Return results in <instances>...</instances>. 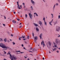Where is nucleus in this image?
I'll return each instance as SVG.
<instances>
[{
  "mask_svg": "<svg viewBox=\"0 0 60 60\" xmlns=\"http://www.w3.org/2000/svg\"><path fill=\"white\" fill-rule=\"evenodd\" d=\"M10 40L11 41V39H10Z\"/></svg>",
  "mask_w": 60,
  "mask_h": 60,
  "instance_id": "obj_64",
  "label": "nucleus"
},
{
  "mask_svg": "<svg viewBox=\"0 0 60 60\" xmlns=\"http://www.w3.org/2000/svg\"><path fill=\"white\" fill-rule=\"evenodd\" d=\"M43 44V48H44V46H45V44H44V42L43 41H42L41 42V45H42Z\"/></svg>",
  "mask_w": 60,
  "mask_h": 60,
  "instance_id": "obj_4",
  "label": "nucleus"
},
{
  "mask_svg": "<svg viewBox=\"0 0 60 60\" xmlns=\"http://www.w3.org/2000/svg\"><path fill=\"white\" fill-rule=\"evenodd\" d=\"M54 49V50H56V48H55Z\"/></svg>",
  "mask_w": 60,
  "mask_h": 60,
  "instance_id": "obj_41",
  "label": "nucleus"
},
{
  "mask_svg": "<svg viewBox=\"0 0 60 60\" xmlns=\"http://www.w3.org/2000/svg\"><path fill=\"white\" fill-rule=\"evenodd\" d=\"M25 16L26 18H27V15L26 14L25 15Z\"/></svg>",
  "mask_w": 60,
  "mask_h": 60,
  "instance_id": "obj_23",
  "label": "nucleus"
},
{
  "mask_svg": "<svg viewBox=\"0 0 60 60\" xmlns=\"http://www.w3.org/2000/svg\"><path fill=\"white\" fill-rule=\"evenodd\" d=\"M53 19H52V21L51 22H49V24L51 26H52V24H51V23L52 22V21H53Z\"/></svg>",
  "mask_w": 60,
  "mask_h": 60,
  "instance_id": "obj_10",
  "label": "nucleus"
},
{
  "mask_svg": "<svg viewBox=\"0 0 60 60\" xmlns=\"http://www.w3.org/2000/svg\"><path fill=\"white\" fill-rule=\"evenodd\" d=\"M34 24L35 26H38V25L37 24L34 23Z\"/></svg>",
  "mask_w": 60,
  "mask_h": 60,
  "instance_id": "obj_13",
  "label": "nucleus"
},
{
  "mask_svg": "<svg viewBox=\"0 0 60 60\" xmlns=\"http://www.w3.org/2000/svg\"><path fill=\"white\" fill-rule=\"evenodd\" d=\"M29 52H32L31 51H29Z\"/></svg>",
  "mask_w": 60,
  "mask_h": 60,
  "instance_id": "obj_62",
  "label": "nucleus"
},
{
  "mask_svg": "<svg viewBox=\"0 0 60 60\" xmlns=\"http://www.w3.org/2000/svg\"><path fill=\"white\" fill-rule=\"evenodd\" d=\"M4 60H6V59H4Z\"/></svg>",
  "mask_w": 60,
  "mask_h": 60,
  "instance_id": "obj_53",
  "label": "nucleus"
},
{
  "mask_svg": "<svg viewBox=\"0 0 60 60\" xmlns=\"http://www.w3.org/2000/svg\"><path fill=\"white\" fill-rule=\"evenodd\" d=\"M23 40H24V41H25V40H26V39H23Z\"/></svg>",
  "mask_w": 60,
  "mask_h": 60,
  "instance_id": "obj_42",
  "label": "nucleus"
},
{
  "mask_svg": "<svg viewBox=\"0 0 60 60\" xmlns=\"http://www.w3.org/2000/svg\"><path fill=\"white\" fill-rule=\"evenodd\" d=\"M34 41L35 42V41H36L37 40V37L36 36L35 37H34Z\"/></svg>",
  "mask_w": 60,
  "mask_h": 60,
  "instance_id": "obj_9",
  "label": "nucleus"
},
{
  "mask_svg": "<svg viewBox=\"0 0 60 60\" xmlns=\"http://www.w3.org/2000/svg\"><path fill=\"white\" fill-rule=\"evenodd\" d=\"M38 23L41 26H42V22L41 21H39L38 22Z\"/></svg>",
  "mask_w": 60,
  "mask_h": 60,
  "instance_id": "obj_7",
  "label": "nucleus"
},
{
  "mask_svg": "<svg viewBox=\"0 0 60 60\" xmlns=\"http://www.w3.org/2000/svg\"><path fill=\"white\" fill-rule=\"evenodd\" d=\"M3 51L4 52V54H6V52H5V51Z\"/></svg>",
  "mask_w": 60,
  "mask_h": 60,
  "instance_id": "obj_31",
  "label": "nucleus"
},
{
  "mask_svg": "<svg viewBox=\"0 0 60 60\" xmlns=\"http://www.w3.org/2000/svg\"><path fill=\"white\" fill-rule=\"evenodd\" d=\"M35 14V15H36V16H38V15H37V13H34V17H35V16H34Z\"/></svg>",
  "mask_w": 60,
  "mask_h": 60,
  "instance_id": "obj_12",
  "label": "nucleus"
},
{
  "mask_svg": "<svg viewBox=\"0 0 60 60\" xmlns=\"http://www.w3.org/2000/svg\"><path fill=\"white\" fill-rule=\"evenodd\" d=\"M29 16H30V19H31V13H29Z\"/></svg>",
  "mask_w": 60,
  "mask_h": 60,
  "instance_id": "obj_21",
  "label": "nucleus"
},
{
  "mask_svg": "<svg viewBox=\"0 0 60 60\" xmlns=\"http://www.w3.org/2000/svg\"><path fill=\"white\" fill-rule=\"evenodd\" d=\"M43 20H44L45 25V26H47V22H45V18L44 17L43 18Z\"/></svg>",
  "mask_w": 60,
  "mask_h": 60,
  "instance_id": "obj_8",
  "label": "nucleus"
},
{
  "mask_svg": "<svg viewBox=\"0 0 60 60\" xmlns=\"http://www.w3.org/2000/svg\"><path fill=\"white\" fill-rule=\"evenodd\" d=\"M56 6H57V5H58V3H56Z\"/></svg>",
  "mask_w": 60,
  "mask_h": 60,
  "instance_id": "obj_35",
  "label": "nucleus"
},
{
  "mask_svg": "<svg viewBox=\"0 0 60 60\" xmlns=\"http://www.w3.org/2000/svg\"><path fill=\"white\" fill-rule=\"evenodd\" d=\"M8 41V42H10V41H9V40H8V41Z\"/></svg>",
  "mask_w": 60,
  "mask_h": 60,
  "instance_id": "obj_48",
  "label": "nucleus"
},
{
  "mask_svg": "<svg viewBox=\"0 0 60 60\" xmlns=\"http://www.w3.org/2000/svg\"><path fill=\"white\" fill-rule=\"evenodd\" d=\"M56 35H57V36H58V35H59V36H58L57 37L58 38L59 37H60V36L59 35V34H56Z\"/></svg>",
  "mask_w": 60,
  "mask_h": 60,
  "instance_id": "obj_18",
  "label": "nucleus"
},
{
  "mask_svg": "<svg viewBox=\"0 0 60 60\" xmlns=\"http://www.w3.org/2000/svg\"><path fill=\"white\" fill-rule=\"evenodd\" d=\"M4 41L5 42H6L7 41V39L5 38V39H4Z\"/></svg>",
  "mask_w": 60,
  "mask_h": 60,
  "instance_id": "obj_17",
  "label": "nucleus"
},
{
  "mask_svg": "<svg viewBox=\"0 0 60 60\" xmlns=\"http://www.w3.org/2000/svg\"><path fill=\"white\" fill-rule=\"evenodd\" d=\"M43 1V2H46V0H42Z\"/></svg>",
  "mask_w": 60,
  "mask_h": 60,
  "instance_id": "obj_28",
  "label": "nucleus"
},
{
  "mask_svg": "<svg viewBox=\"0 0 60 60\" xmlns=\"http://www.w3.org/2000/svg\"><path fill=\"white\" fill-rule=\"evenodd\" d=\"M1 41H3V40H2V38H0V41H1Z\"/></svg>",
  "mask_w": 60,
  "mask_h": 60,
  "instance_id": "obj_32",
  "label": "nucleus"
},
{
  "mask_svg": "<svg viewBox=\"0 0 60 60\" xmlns=\"http://www.w3.org/2000/svg\"><path fill=\"white\" fill-rule=\"evenodd\" d=\"M3 25L4 26H5V24H3Z\"/></svg>",
  "mask_w": 60,
  "mask_h": 60,
  "instance_id": "obj_43",
  "label": "nucleus"
},
{
  "mask_svg": "<svg viewBox=\"0 0 60 60\" xmlns=\"http://www.w3.org/2000/svg\"><path fill=\"white\" fill-rule=\"evenodd\" d=\"M31 3H32V4H34V2L33 0H31Z\"/></svg>",
  "mask_w": 60,
  "mask_h": 60,
  "instance_id": "obj_14",
  "label": "nucleus"
},
{
  "mask_svg": "<svg viewBox=\"0 0 60 60\" xmlns=\"http://www.w3.org/2000/svg\"><path fill=\"white\" fill-rule=\"evenodd\" d=\"M22 47H24V45H23L22 44Z\"/></svg>",
  "mask_w": 60,
  "mask_h": 60,
  "instance_id": "obj_39",
  "label": "nucleus"
},
{
  "mask_svg": "<svg viewBox=\"0 0 60 60\" xmlns=\"http://www.w3.org/2000/svg\"><path fill=\"white\" fill-rule=\"evenodd\" d=\"M51 43L50 42H49V46H51Z\"/></svg>",
  "mask_w": 60,
  "mask_h": 60,
  "instance_id": "obj_22",
  "label": "nucleus"
},
{
  "mask_svg": "<svg viewBox=\"0 0 60 60\" xmlns=\"http://www.w3.org/2000/svg\"><path fill=\"white\" fill-rule=\"evenodd\" d=\"M11 36H13V35H12V34H11Z\"/></svg>",
  "mask_w": 60,
  "mask_h": 60,
  "instance_id": "obj_44",
  "label": "nucleus"
},
{
  "mask_svg": "<svg viewBox=\"0 0 60 60\" xmlns=\"http://www.w3.org/2000/svg\"><path fill=\"white\" fill-rule=\"evenodd\" d=\"M17 20H18V21H19L20 20V19H17Z\"/></svg>",
  "mask_w": 60,
  "mask_h": 60,
  "instance_id": "obj_36",
  "label": "nucleus"
},
{
  "mask_svg": "<svg viewBox=\"0 0 60 60\" xmlns=\"http://www.w3.org/2000/svg\"><path fill=\"white\" fill-rule=\"evenodd\" d=\"M43 60H44V58L43 57Z\"/></svg>",
  "mask_w": 60,
  "mask_h": 60,
  "instance_id": "obj_49",
  "label": "nucleus"
},
{
  "mask_svg": "<svg viewBox=\"0 0 60 60\" xmlns=\"http://www.w3.org/2000/svg\"><path fill=\"white\" fill-rule=\"evenodd\" d=\"M32 34H33V37H34V33H33H33Z\"/></svg>",
  "mask_w": 60,
  "mask_h": 60,
  "instance_id": "obj_37",
  "label": "nucleus"
},
{
  "mask_svg": "<svg viewBox=\"0 0 60 60\" xmlns=\"http://www.w3.org/2000/svg\"><path fill=\"white\" fill-rule=\"evenodd\" d=\"M36 30H39V28H38L37 27H36Z\"/></svg>",
  "mask_w": 60,
  "mask_h": 60,
  "instance_id": "obj_19",
  "label": "nucleus"
},
{
  "mask_svg": "<svg viewBox=\"0 0 60 60\" xmlns=\"http://www.w3.org/2000/svg\"><path fill=\"white\" fill-rule=\"evenodd\" d=\"M25 43H26V44H27V43L26 42H25Z\"/></svg>",
  "mask_w": 60,
  "mask_h": 60,
  "instance_id": "obj_56",
  "label": "nucleus"
},
{
  "mask_svg": "<svg viewBox=\"0 0 60 60\" xmlns=\"http://www.w3.org/2000/svg\"><path fill=\"white\" fill-rule=\"evenodd\" d=\"M4 18L5 19H6V17H5V16H4Z\"/></svg>",
  "mask_w": 60,
  "mask_h": 60,
  "instance_id": "obj_46",
  "label": "nucleus"
},
{
  "mask_svg": "<svg viewBox=\"0 0 60 60\" xmlns=\"http://www.w3.org/2000/svg\"><path fill=\"white\" fill-rule=\"evenodd\" d=\"M53 44H54V46L55 47H57L56 46V43H54V42H53Z\"/></svg>",
  "mask_w": 60,
  "mask_h": 60,
  "instance_id": "obj_15",
  "label": "nucleus"
},
{
  "mask_svg": "<svg viewBox=\"0 0 60 60\" xmlns=\"http://www.w3.org/2000/svg\"><path fill=\"white\" fill-rule=\"evenodd\" d=\"M56 22L55 23V24H56Z\"/></svg>",
  "mask_w": 60,
  "mask_h": 60,
  "instance_id": "obj_61",
  "label": "nucleus"
},
{
  "mask_svg": "<svg viewBox=\"0 0 60 60\" xmlns=\"http://www.w3.org/2000/svg\"><path fill=\"white\" fill-rule=\"evenodd\" d=\"M52 50H53V51H55V50H54V49H52Z\"/></svg>",
  "mask_w": 60,
  "mask_h": 60,
  "instance_id": "obj_54",
  "label": "nucleus"
},
{
  "mask_svg": "<svg viewBox=\"0 0 60 60\" xmlns=\"http://www.w3.org/2000/svg\"><path fill=\"white\" fill-rule=\"evenodd\" d=\"M56 52H57V53H59V51L58 50H57V51H56Z\"/></svg>",
  "mask_w": 60,
  "mask_h": 60,
  "instance_id": "obj_34",
  "label": "nucleus"
},
{
  "mask_svg": "<svg viewBox=\"0 0 60 60\" xmlns=\"http://www.w3.org/2000/svg\"><path fill=\"white\" fill-rule=\"evenodd\" d=\"M56 30H60V27L57 26H56Z\"/></svg>",
  "mask_w": 60,
  "mask_h": 60,
  "instance_id": "obj_5",
  "label": "nucleus"
},
{
  "mask_svg": "<svg viewBox=\"0 0 60 60\" xmlns=\"http://www.w3.org/2000/svg\"><path fill=\"white\" fill-rule=\"evenodd\" d=\"M20 53H21L22 54V53H24V52H20Z\"/></svg>",
  "mask_w": 60,
  "mask_h": 60,
  "instance_id": "obj_40",
  "label": "nucleus"
},
{
  "mask_svg": "<svg viewBox=\"0 0 60 60\" xmlns=\"http://www.w3.org/2000/svg\"><path fill=\"white\" fill-rule=\"evenodd\" d=\"M49 53H51V52H50V51H49Z\"/></svg>",
  "mask_w": 60,
  "mask_h": 60,
  "instance_id": "obj_58",
  "label": "nucleus"
},
{
  "mask_svg": "<svg viewBox=\"0 0 60 60\" xmlns=\"http://www.w3.org/2000/svg\"><path fill=\"white\" fill-rule=\"evenodd\" d=\"M12 22L14 23H16V22L15 21H14V20H13L12 21Z\"/></svg>",
  "mask_w": 60,
  "mask_h": 60,
  "instance_id": "obj_20",
  "label": "nucleus"
},
{
  "mask_svg": "<svg viewBox=\"0 0 60 60\" xmlns=\"http://www.w3.org/2000/svg\"><path fill=\"white\" fill-rule=\"evenodd\" d=\"M21 24V23H20V24H19V25H20Z\"/></svg>",
  "mask_w": 60,
  "mask_h": 60,
  "instance_id": "obj_57",
  "label": "nucleus"
},
{
  "mask_svg": "<svg viewBox=\"0 0 60 60\" xmlns=\"http://www.w3.org/2000/svg\"><path fill=\"white\" fill-rule=\"evenodd\" d=\"M55 42L56 44H58V43H59V41H58V39H55Z\"/></svg>",
  "mask_w": 60,
  "mask_h": 60,
  "instance_id": "obj_6",
  "label": "nucleus"
},
{
  "mask_svg": "<svg viewBox=\"0 0 60 60\" xmlns=\"http://www.w3.org/2000/svg\"><path fill=\"white\" fill-rule=\"evenodd\" d=\"M22 27V26H20L19 27V28H20Z\"/></svg>",
  "mask_w": 60,
  "mask_h": 60,
  "instance_id": "obj_51",
  "label": "nucleus"
},
{
  "mask_svg": "<svg viewBox=\"0 0 60 60\" xmlns=\"http://www.w3.org/2000/svg\"><path fill=\"white\" fill-rule=\"evenodd\" d=\"M24 57L25 58H26V57L25 56H24Z\"/></svg>",
  "mask_w": 60,
  "mask_h": 60,
  "instance_id": "obj_55",
  "label": "nucleus"
},
{
  "mask_svg": "<svg viewBox=\"0 0 60 60\" xmlns=\"http://www.w3.org/2000/svg\"><path fill=\"white\" fill-rule=\"evenodd\" d=\"M8 54H9L10 55V58H11V60H13V59H16V58L15 57H14V55H13L11 56V55L10 54V53L9 52H8Z\"/></svg>",
  "mask_w": 60,
  "mask_h": 60,
  "instance_id": "obj_2",
  "label": "nucleus"
},
{
  "mask_svg": "<svg viewBox=\"0 0 60 60\" xmlns=\"http://www.w3.org/2000/svg\"><path fill=\"white\" fill-rule=\"evenodd\" d=\"M37 31H39V30H37Z\"/></svg>",
  "mask_w": 60,
  "mask_h": 60,
  "instance_id": "obj_63",
  "label": "nucleus"
},
{
  "mask_svg": "<svg viewBox=\"0 0 60 60\" xmlns=\"http://www.w3.org/2000/svg\"><path fill=\"white\" fill-rule=\"evenodd\" d=\"M41 36H42V34H41L39 36L41 39Z\"/></svg>",
  "mask_w": 60,
  "mask_h": 60,
  "instance_id": "obj_11",
  "label": "nucleus"
},
{
  "mask_svg": "<svg viewBox=\"0 0 60 60\" xmlns=\"http://www.w3.org/2000/svg\"><path fill=\"white\" fill-rule=\"evenodd\" d=\"M16 51V52H20V51H19V50L18 51Z\"/></svg>",
  "mask_w": 60,
  "mask_h": 60,
  "instance_id": "obj_25",
  "label": "nucleus"
},
{
  "mask_svg": "<svg viewBox=\"0 0 60 60\" xmlns=\"http://www.w3.org/2000/svg\"><path fill=\"white\" fill-rule=\"evenodd\" d=\"M27 38L28 39H29V36H27Z\"/></svg>",
  "mask_w": 60,
  "mask_h": 60,
  "instance_id": "obj_45",
  "label": "nucleus"
},
{
  "mask_svg": "<svg viewBox=\"0 0 60 60\" xmlns=\"http://www.w3.org/2000/svg\"><path fill=\"white\" fill-rule=\"evenodd\" d=\"M22 4L24 5H24H25V4H24V3H22Z\"/></svg>",
  "mask_w": 60,
  "mask_h": 60,
  "instance_id": "obj_38",
  "label": "nucleus"
},
{
  "mask_svg": "<svg viewBox=\"0 0 60 60\" xmlns=\"http://www.w3.org/2000/svg\"><path fill=\"white\" fill-rule=\"evenodd\" d=\"M14 14H15V13H16L15 12H14Z\"/></svg>",
  "mask_w": 60,
  "mask_h": 60,
  "instance_id": "obj_47",
  "label": "nucleus"
},
{
  "mask_svg": "<svg viewBox=\"0 0 60 60\" xmlns=\"http://www.w3.org/2000/svg\"><path fill=\"white\" fill-rule=\"evenodd\" d=\"M55 6H56V4H55L53 7V9L54 10V9H55Z\"/></svg>",
  "mask_w": 60,
  "mask_h": 60,
  "instance_id": "obj_16",
  "label": "nucleus"
},
{
  "mask_svg": "<svg viewBox=\"0 0 60 60\" xmlns=\"http://www.w3.org/2000/svg\"><path fill=\"white\" fill-rule=\"evenodd\" d=\"M22 38H25V36H22Z\"/></svg>",
  "mask_w": 60,
  "mask_h": 60,
  "instance_id": "obj_24",
  "label": "nucleus"
},
{
  "mask_svg": "<svg viewBox=\"0 0 60 60\" xmlns=\"http://www.w3.org/2000/svg\"><path fill=\"white\" fill-rule=\"evenodd\" d=\"M51 15H52V18H53V14H51Z\"/></svg>",
  "mask_w": 60,
  "mask_h": 60,
  "instance_id": "obj_27",
  "label": "nucleus"
},
{
  "mask_svg": "<svg viewBox=\"0 0 60 60\" xmlns=\"http://www.w3.org/2000/svg\"><path fill=\"white\" fill-rule=\"evenodd\" d=\"M23 49H26V48H25V47H23Z\"/></svg>",
  "mask_w": 60,
  "mask_h": 60,
  "instance_id": "obj_50",
  "label": "nucleus"
},
{
  "mask_svg": "<svg viewBox=\"0 0 60 60\" xmlns=\"http://www.w3.org/2000/svg\"><path fill=\"white\" fill-rule=\"evenodd\" d=\"M0 47H2L3 49H3V50H6L8 49L9 47L6 46L5 45L3 44L2 43H0Z\"/></svg>",
  "mask_w": 60,
  "mask_h": 60,
  "instance_id": "obj_1",
  "label": "nucleus"
},
{
  "mask_svg": "<svg viewBox=\"0 0 60 60\" xmlns=\"http://www.w3.org/2000/svg\"><path fill=\"white\" fill-rule=\"evenodd\" d=\"M17 4L18 5L17 6V8H18V9H20L21 8V6H22L21 5L20 6L19 5V3H18V2H17Z\"/></svg>",
  "mask_w": 60,
  "mask_h": 60,
  "instance_id": "obj_3",
  "label": "nucleus"
},
{
  "mask_svg": "<svg viewBox=\"0 0 60 60\" xmlns=\"http://www.w3.org/2000/svg\"><path fill=\"white\" fill-rule=\"evenodd\" d=\"M58 18L59 19L60 18V15H59L58 16Z\"/></svg>",
  "mask_w": 60,
  "mask_h": 60,
  "instance_id": "obj_29",
  "label": "nucleus"
},
{
  "mask_svg": "<svg viewBox=\"0 0 60 60\" xmlns=\"http://www.w3.org/2000/svg\"><path fill=\"white\" fill-rule=\"evenodd\" d=\"M58 49H60V48H59Z\"/></svg>",
  "mask_w": 60,
  "mask_h": 60,
  "instance_id": "obj_60",
  "label": "nucleus"
},
{
  "mask_svg": "<svg viewBox=\"0 0 60 60\" xmlns=\"http://www.w3.org/2000/svg\"><path fill=\"white\" fill-rule=\"evenodd\" d=\"M31 9H32V10H33V7H32V6H31Z\"/></svg>",
  "mask_w": 60,
  "mask_h": 60,
  "instance_id": "obj_30",
  "label": "nucleus"
},
{
  "mask_svg": "<svg viewBox=\"0 0 60 60\" xmlns=\"http://www.w3.org/2000/svg\"><path fill=\"white\" fill-rule=\"evenodd\" d=\"M19 40H21V39L20 38H19Z\"/></svg>",
  "mask_w": 60,
  "mask_h": 60,
  "instance_id": "obj_52",
  "label": "nucleus"
},
{
  "mask_svg": "<svg viewBox=\"0 0 60 60\" xmlns=\"http://www.w3.org/2000/svg\"><path fill=\"white\" fill-rule=\"evenodd\" d=\"M32 17H33V15H32V14L31 15V19H32Z\"/></svg>",
  "mask_w": 60,
  "mask_h": 60,
  "instance_id": "obj_33",
  "label": "nucleus"
},
{
  "mask_svg": "<svg viewBox=\"0 0 60 60\" xmlns=\"http://www.w3.org/2000/svg\"><path fill=\"white\" fill-rule=\"evenodd\" d=\"M53 48H55V46H53Z\"/></svg>",
  "mask_w": 60,
  "mask_h": 60,
  "instance_id": "obj_59",
  "label": "nucleus"
},
{
  "mask_svg": "<svg viewBox=\"0 0 60 60\" xmlns=\"http://www.w3.org/2000/svg\"><path fill=\"white\" fill-rule=\"evenodd\" d=\"M12 43H13V45H15V42H13Z\"/></svg>",
  "mask_w": 60,
  "mask_h": 60,
  "instance_id": "obj_26",
  "label": "nucleus"
}]
</instances>
